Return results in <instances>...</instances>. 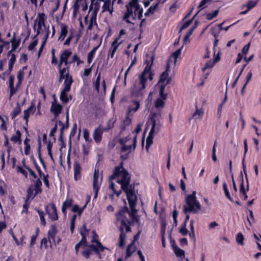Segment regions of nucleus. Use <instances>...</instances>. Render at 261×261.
Returning a JSON list of instances; mask_svg holds the SVG:
<instances>
[{
  "mask_svg": "<svg viewBox=\"0 0 261 261\" xmlns=\"http://www.w3.org/2000/svg\"><path fill=\"white\" fill-rule=\"evenodd\" d=\"M123 161L120 162L119 165L116 166L113 169V174L109 176L110 180H114L120 177L117 182L121 185L122 190H126V188L130 186L131 175L123 167Z\"/></svg>",
  "mask_w": 261,
  "mask_h": 261,
  "instance_id": "1",
  "label": "nucleus"
},
{
  "mask_svg": "<svg viewBox=\"0 0 261 261\" xmlns=\"http://www.w3.org/2000/svg\"><path fill=\"white\" fill-rule=\"evenodd\" d=\"M196 195V191H193L192 194L188 195L186 198L185 202L187 205H184L183 211L186 216L183 224L187 225V222L190 218L189 213L196 214L201 208L199 202L197 200Z\"/></svg>",
  "mask_w": 261,
  "mask_h": 261,
  "instance_id": "2",
  "label": "nucleus"
},
{
  "mask_svg": "<svg viewBox=\"0 0 261 261\" xmlns=\"http://www.w3.org/2000/svg\"><path fill=\"white\" fill-rule=\"evenodd\" d=\"M153 60L154 56H152L149 60H146L144 62L146 66L138 77V84L140 87L138 89V94L141 93L142 91L145 89L147 78L150 81H152L153 79V73L151 71Z\"/></svg>",
  "mask_w": 261,
  "mask_h": 261,
  "instance_id": "3",
  "label": "nucleus"
},
{
  "mask_svg": "<svg viewBox=\"0 0 261 261\" xmlns=\"http://www.w3.org/2000/svg\"><path fill=\"white\" fill-rule=\"evenodd\" d=\"M135 186L131 184L129 187L126 188V190H123L126 194L130 211L132 214L137 213L135 207L136 206L137 198L135 193Z\"/></svg>",
  "mask_w": 261,
  "mask_h": 261,
  "instance_id": "4",
  "label": "nucleus"
},
{
  "mask_svg": "<svg viewBox=\"0 0 261 261\" xmlns=\"http://www.w3.org/2000/svg\"><path fill=\"white\" fill-rule=\"evenodd\" d=\"M130 222L126 217L123 218L121 220V225L119 228L120 231V234L119 238V246L120 248H123L125 243L126 233L124 231V229H125L126 232H128L131 231V228L130 227Z\"/></svg>",
  "mask_w": 261,
  "mask_h": 261,
  "instance_id": "5",
  "label": "nucleus"
},
{
  "mask_svg": "<svg viewBox=\"0 0 261 261\" xmlns=\"http://www.w3.org/2000/svg\"><path fill=\"white\" fill-rule=\"evenodd\" d=\"M140 6V5L139 4V0H131L125 5L126 10L123 16V20H125L127 23H132L128 18L133 14V7H136L137 9H138Z\"/></svg>",
  "mask_w": 261,
  "mask_h": 261,
  "instance_id": "6",
  "label": "nucleus"
},
{
  "mask_svg": "<svg viewBox=\"0 0 261 261\" xmlns=\"http://www.w3.org/2000/svg\"><path fill=\"white\" fill-rule=\"evenodd\" d=\"M162 115L161 111L158 112L151 111L150 113V120L151 123V127L157 129L158 132L161 126V119Z\"/></svg>",
  "mask_w": 261,
  "mask_h": 261,
  "instance_id": "7",
  "label": "nucleus"
},
{
  "mask_svg": "<svg viewBox=\"0 0 261 261\" xmlns=\"http://www.w3.org/2000/svg\"><path fill=\"white\" fill-rule=\"evenodd\" d=\"M46 213L48 216V218L52 221H57L59 219L57 210L56 204L51 203L45 206Z\"/></svg>",
  "mask_w": 261,
  "mask_h": 261,
  "instance_id": "8",
  "label": "nucleus"
},
{
  "mask_svg": "<svg viewBox=\"0 0 261 261\" xmlns=\"http://www.w3.org/2000/svg\"><path fill=\"white\" fill-rule=\"evenodd\" d=\"M105 130L101 124H99L93 131V138L96 143H99L102 140V135Z\"/></svg>",
  "mask_w": 261,
  "mask_h": 261,
  "instance_id": "9",
  "label": "nucleus"
},
{
  "mask_svg": "<svg viewBox=\"0 0 261 261\" xmlns=\"http://www.w3.org/2000/svg\"><path fill=\"white\" fill-rule=\"evenodd\" d=\"M73 169L74 171V179L75 181L81 179L82 175V168L77 161H74L73 165Z\"/></svg>",
  "mask_w": 261,
  "mask_h": 261,
  "instance_id": "10",
  "label": "nucleus"
},
{
  "mask_svg": "<svg viewBox=\"0 0 261 261\" xmlns=\"http://www.w3.org/2000/svg\"><path fill=\"white\" fill-rule=\"evenodd\" d=\"M98 179L99 170L98 169L95 168L93 179V189L95 193L94 198H96L97 197L98 192L99 189V187L98 186Z\"/></svg>",
  "mask_w": 261,
  "mask_h": 261,
  "instance_id": "11",
  "label": "nucleus"
},
{
  "mask_svg": "<svg viewBox=\"0 0 261 261\" xmlns=\"http://www.w3.org/2000/svg\"><path fill=\"white\" fill-rule=\"evenodd\" d=\"M79 232L82 236V239L79 243H81V245L87 246V237L89 233V229L86 228L85 223L80 228Z\"/></svg>",
  "mask_w": 261,
  "mask_h": 261,
  "instance_id": "12",
  "label": "nucleus"
},
{
  "mask_svg": "<svg viewBox=\"0 0 261 261\" xmlns=\"http://www.w3.org/2000/svg\"><path fill=\"white\" fill-rule=\"evenodd\" d=\"M171 77L169 76V73L164 71L160 75L158 84H160V85L164 84L165 87H166L167 85L171 83Z\"/></svg>",
  "mask_w": 261,
  "mask_h": 261,
  "instance_id": "13",
  "label": "nucleus"
},
{
  "mask_svg": "<svg viewBox=\"0 0 261 261\" xmlns=\"http://www.w3.org/2000/svg\"><path fill=\"white\" fill-rule=\"evenodd\" d=\"M36 110L35 106L34 103H32L31 105L23 111V119L25 121V124L28 125L29 119L31 114H33Z\"/></svg>",
  "mask_w": 261,
  "mask_h": 261,
  "instance_id": "14",
  "label": "nucleus"
},
{
  "mask_svg": "<svg viewBox=\"0 0 261 261\" xmlns=\"http://www.w3.org/2000/svg\"><path fill=\"white\" fill-rule=\"evenodd\" d=\"M96 245L91 244L89 245V250H91V252L92 251L95 252L96 254L100 255V252L104 251L106 247H103L100 242H97L96 243Z\"/></svg>",
  "mask_w": 261,
  "mask_h": 261,
  "instance_id": "15",
  "label": "nucleus"
},
{
  "mask_svg": "<svg viewBox=\"0 0 261 261\" xmlns=\"http://www.w3.org/2000/svg\"><path fill=\"white\" fill-rule=\"evenodd\" d=\"M20 38H18V39H16V33H13V36L12 39L10 41V42L12 43V48L8 52V56H9L10 54L16 50V49L19 47L20 43Z\"/></svg>",
  "mask_w": 261,
  "mask_h": 261,
  "instance_id": "16",
  "label": "nucleus"
},
{
  "mask_svg": "<svg viewBox=\"0 0 261 261\" xmlns=\"http://www.w3.org/2000/svg\"><path fill=\"white\" fill-rule=\"evenodd\" d=\"M58 232V230L56 227V225L55 224H53L51 225L50 229L48 231V240L50 242L51 241L55 242V237Z\"/></svg>",
  "mask_w": 261,
  "mask_h": 261,
  "instance_id": "17",
  "label": "nucleus"
},
{
  "mask_svg": "<svg viewBox=\"0 0 261 261\" xmlns=\"http://www.w3.org/2000/svg\"><path fill=\"white\" fill-rule=\"evenodd\" d=\"M71 55L72 52L69 49H64L61 54L60 58L65 62V66L71 64L70 61H68V60Z\"/></svg>",
  "mask_w": 261,
  "mask_h": 261,
  "instance_id": "18",
  "label": "nucleus"
},
{
  "mask_svg": "<svg viewBox=\"0 0 261 261\" xmlns=\"http://www.w3.org/2000/svg\"><path fill=\"white\" fill-rule=\"evenodd\" d=\"M46 19L47 16L44 13H39L35 21L37 23V24L43 25V27L46 29L47 28L45 25Z\"/></svg>",
  "mask_w": 261,
  "mask_h": 261,
  "instance_id": "19",
  "label": "nucleus"
},
{
  "mask_svg": "<svg viewBox=\"0 0 261 261\" xmlns=\"http://www.w3.org/2000/svg\"><path fill=\"white\" fill-rule=\"evenodd\" d=\"M65 81L64 82V88L63 89L70 90H71V86L73 82V80L71 75L68 73H66L65 77L64 78Z\"/></svg>",
  "mask_w": 261,
  "mask_h": 261,
  "instance_id": "20",
  "label": "nucleus"
},
{
  "mask_svg": "<svg viewBox=\"0 0 261 261\" xmlns=\"http://www.w3.org/2000/svg\"><path fill=\"white\" fill-rule=\"evenodd\" d=\"M73 199L71 198L66 199L62 203V212L66 217L67 215V210L72 205Z\"/></svg>",
  "mask_w": 261,
  "mask_h": 261,
  "instance_id": "21",
  "label": "nucleus"
},
{
  "mask_svg": "<svg viewBox=\"0 0 261 261\" xmlns=\"http://www.w3.org/2000/svg\"><path fill=\"white\" fill-rule=\"evenodd\" d=\"M118 40L119 38H116L112 43L111 48L109 53V56L111 58H113L114 55L120 44V43H118Z\"/></svg>",
  "mask_w": 261,
  "mask_h": 261,
  "instance_id": "22",
  "label": "nucleus"
},
{
  "mask_svg": "<svg viewBox=\"0 0 261 261\" xmlns=\"http://www.w3.org/2000/svg\"><path fill=\"white\" fill-rule=\"evenodd\" d=\"M100 7V3L97 0H91L89 12L97 14Z\"/></svg>",
  "mask_w": 261,
  "mask_h": 261,
  "instance_id": "23",
  "label": "nucleus"
},
{
  "mask_svg": "<svg viewBox=\"0 0 261 261\" xmlns=\"http://www.w3.org/2000/svg\"><path fill=\"white\" fill-rule=\"evenodd\" d=\"M34 185V190L35 192V195H38L40 194L42 192V183L40 178H37L36 180H33Z\"/></svg>",
  "mask_w": 261,
  "mask_h": 261,
  "instance_id": "24",
  "label": "nucleus"
},
{
  "mask_svg": "<svg viewBox=\"0 0 261 261\" xmlns=\"http://www.w3.org/2000/svg\"><path fill=\"white\" fill-rule=\"evenodd\" d=\"M154 132H155V129H153V128H151L150 132L149 133L148 136L146 139L145 148H146L147 151H148L149 148H150V146L153 143V135H154Z\"/></svg>",
  "mask_w": 261,
  "mask_h": 261,
  "instance_id": "25",
  "label": "nucleus"
},
{
  "mask_svg": "<svg viewBox=\"0 0 261 261\" xmlns=\"http://www.w3.org/2000/svg\"><path fill=\"white\" fill-rule=\"evenodd\" d=\"M62 110V106L60 104L52 103L50 111L55 116H58L61 113Z\"/></svg>",
  "mask_w": 261,
  "mask_h": 261,
  "instance_id": "26",
  "label": "nucleus"
},
{
  "mask_svg": "<svg viewBox=\"0 0 261 261\" xmlns=\"http://www.w3.org/2000/svg\"><path fill=\"white\" fill-rule=\"evenodd\" d=\"M65 67L64 68L60 67V68H58L59 73V82H61L64 78L65 77V75H66V73H69V69L70 66L69 65L67 66H65Z\"/></svg>",
  "mask_w": 261,
  "mask_h": 261,
  "instance_id": "27",
  "label": "nucleus"
},
{
  "mask_svg": "<svg viewBox=\"0 0 261 261\" xmlns=\"http://www.w3.org/2000/svg\"><path fill=\"white\" fill-rule=\"evenodd\" d=\"M133 9H134V12H133L132 15L130 16L132 17V19L133 20H136L137 14L138 15V18L139 19H142L143 9L141 6H140L138 9H137L136 7H133Z\"/></svg>",
  "mask_w": 261,
  "mask_h": 261,
  "instance_id": "28",
  "label": "nucleus"
},
{
  "mask_svg": "<svg viewBox=\"0 0 261 261\" xmlns=\"http://www.w3.org/2000/svg\"><path fill=\"white\" fill-rule=\"evenodd\" d=\"M131 113V110H127L126 112V116L125 119L123 120V124L121 126V130L124 131L126 126H129L132 123V120L129 118V115Z\"/></svg>",
  "mask_w": 261,
  "mask_h": 261,
  "instance_id": "29",
  "label": "nucleus"
},
{
  "mask_svg": "<svg viewBox=\"0 0 261 261\" xmlns=\"http://www.w3.org/2000/svg\"><path fill=\"white\" fill-rule=\"evenodd\" d=\"M38 142V149H37V152L38 154V159H39L40 162L41 164L43 169L45 170H46V168H47L46 165L43 159L41 157V141L40 137H39Z\"/></svg>",
  "mask_w": 261,
  "mask_h": 261,
  "instance_id": "30",
  "label": "nucleus"
},
{
  "mask_svg": "<svg viewBox=\"0 0 261 261\" xmlns=\"http://www.w3.org/2000/svg\"><path fill=\"white\" fill-rule=\"evenodd\" d=\"M136 250V247L134 244V242H131L130 244L128 245L126 248V255L125 258L127 259L130 257L132 254L135 252Z\"/></svg>",
  "mask_w": 261,
  "mask_h": 261,
  "instance_id": "31",
  "label": "nucleus"
},
{
  "mask_svg": "<svg viewBox=\"0 0 261 261\" xmlns=\"http://www.w3.org/2000/svg\"><path fill=\"white\" fill-rule=\"evenodd\" d=\"M68 27L65 24H62L61 27V32L59 37L58 38L59 40L63 41L65 37L67 36L68 33Z\"/></svg>",
  "mask_w": 261,
  "mask_h": 261,
  "instance_id": "32",
  "label": "nucleus"
},
{
  "mask_svg": "<svg viewBox=\"0 0 261 261\" xmlns=\"http://www.w3.org/2000/svg\"><path fill=\"white\" fill-rule=\"evenodd\" d=\"M21 133L20 130H17L15 135H13L10 138L11 141L14 143H18L19 144L21 143L22 140L21 138Z\"/></svg>",
  "mask_w": 261,
  "mask_h": 261,
  "instance_id": "33",
  "label": "nucleus"
},
{
  "mask_svg": "<svg viewBox=\"0 0 261 261\" xmlns=\"http://www.w3.org/2000/svg\"><path fill=\"white\" fill-rule=\"evenodd\" d=\"M70 90L62 89L60 95V100L63 103H66L69 101V98L68 96L67 92H69Z\"/></svg>",
  "mask_w": 261,
  "mask_h": 261,
  "instance_id": "34",
  "label": "nucleus"
},
{
  "mask_svg": "<svg viewBox=\"0 0 261 261\" xmlns=\"http://www.w3.org/2000/svg\"><path fill=\"white\" fill-rule=\"evenodd\" d=\"M21 109L18 102L10 114L12 119H15L21 113Z\"/></svg>",
  "mask_w": 261,
  "mask_h": 261,
  "instance_id": "35",
  "label": "nucleus"
},
{
  "mask_svg": "<svg viewBox=\"0 0 261 261\" xmlns=\"http://www.w3.org/2000/svg\"><path fill=\"white\" fill-rule=\"evenodd\" d=\"M172 248L177 257H181L185 255L184 250L179 248L176 244L172 245Z\"/></svg>",
  "mask_w": 261,
  "mask_h": 261,
  "instance_id": "36",
  "label": "nucleus"
},
{
  "mask_svg": "<svg viewBox=\"0 0 261 261\" xmlns=\"http://www.w3.org/2000/svg\"><path fill=\"white\" fill-rule=\"evenodd\" d=\"M35 210L38 213L40 219V222L41 224L43 225V226L46 225V221L45 219V213L41 209H38L37 208H35Z\"/></svg>",
  "mask_w": 261,
  "mask_h": 261,
  "instance_id": "37",
  "label": "nucleus"
},
{
  "mask_svg": "<svg viewBox=\"0 0 261 261\" xmlns=\"http://www.w3.org/2000/svg\"><path fill=\"white\" fill-rule=\"evenodd\" d=\"M86 208V205H84L82 207H80L77 204L74 205L71 209V211L73 213H77L79 215H81L83 212L84 210Z\"/></svg>",
  "mask_w": 261,
  "mask_h": 261,
  "instance_id": "38",
  "label": "nucleus"
},
{
  "mask_svg": "<svg viewBox=\"0 0 261 261\" xmlns=\"http://www.w3.org/2000/svg\"><path fill=\"white\" fill-rule=\"evenodd\" d=\"M165 87L164 84L163 85H160L159 87V98H161L163 100H166L167 96V94L164 92Z\"/></svg>",
  "mask_w": 261,
  "mask_h": 261,
  "instance_id": "39",
  "label": "nucleus"
},
{
  "mask_svg": "<svg viewBox=\"0 0 261 261\" xmlns=\"http://www.w3.org/2000/svg\"><path fill=\"white\" fill-rule=\"evenodd\" d=\"M159 5V3H157L156 4H155L153 6H151L148 10L146 11V12L145 13L144 15L145 16H148L150 14H153L156 10V9L158 8Z\"/></svg>",
  "mask_w": 261,
  "mask_h": 261,
  "instance_id": "40",
  "label": "nucleus"
},
{
  "mask_svg": "<svg viewBox=\"0 0 261 261\" xmlns=\"http://www.w3.org/2000/svg\"><path fill=\"white\" fill-rule=\"evenodd\" d=\"M34 189L32 188V186H31L27 189V195L26 199L29 200V199H33L37 195H35V193L34 194Z\"/></svg>",
  "mask_w": 261,
  "mask_h": 261,
  "instance_id": "41",
  "label": "nucleus"
},
{
  "mask_svg": "<svg viewBox=\"0 0 261 261\" xmlns=\"http://www.w3.org/2000/svg\"><path fill=\"white\" fill-rule=\"evenodd\" d=\"M223 189L224 191L225 195L226 197L231 202H234L233 199L230 196L229 190L227 188V185L226 182L223 184Z\"/></svg>",
  "mask_w": 261,
  "mask_h": 261,
  "instance_id": "42",
  "label": "nucleus"
},
{
  "mask_svg": "<svg viewBox=\"0 0 261 261\" xmlns=\"http://www.w3.org/2000/svg\"><path fill=\"white\" fill-rule=\"evenodd\" d=\"M22 164H23V166L24 167V168L28 170L30 175L34 177V178H35L36 179L37 178H39L37 176V175H36V174L35 173V172L32 169H31L29 166H27L25 164V160H24V159L22 161Z\"/></svg>",
  "mask_w": 261,
  "mask_h": 261,
  "instance_id": "43",
  "label": "nucleus"
},
{
  "mask_svg": "<svg viewBox=\"0 0 261 261\" xmlns=\"http://www.w3.org/2000/svg\"><path fill=\"white\" fill-rule=\"evenodd\" d=\"M115 121L113 119H109L107 123V126L103 127L105 132H108L110 129L114 127Z\"/></svg>",
  "mask_w": 261,
  "mask_h": 261,
  "instance_id": "44",
  "label": "nucleus"
},
{
  "mask_svg": "<svg viewBox=\"0 0 261 261\" xmlns=\"http://www.w3.org/2000/svg\"><path fill=\"white\" fill-rule=\"evenodd\" d=\"M6 184L2 179H0V195L4 196L7 194V191L5 190L6 187Z\"/></svg>",
  "mask_w": 261,
  "mask_h": 261,
  "instance_id": "45",
  "label": "nucleus"
},
{
  "mask_svg": "<svg viewBox=\"0 0 261 261\" xmlns=\"http://www.w3.org/2000/svg\"><path fill=\"white\" fill-rule=\"evenodd\" d=\"M127 213H129L128 208L127 206H124L122 207V208L121 210H120L118 212V213L117 214L116 216L118 218H119V217H120V216L122 217V219L123 218L126 217L125 216H123L124 214Z\"/></svg>",
  "mask_w": 261,
  "mask_h": 261,
  "instance_id": "46",
  "label": "nucleus"
},
{
  "mask_svg": "<svg viewBox=\"0 0 261 261\" xmlns=\"http://www.w3.org/2000/svg\"><path fill=\"white\" fill-rule=\"evenodd\" d=\"M69 114H68V112L66 115V123L64 124L61 120L59 121L58 123L62 127H64V129H67V128H68V127L69 126Z\"/></svg>",
  "mask_w": 261,
  "mask_h": 261,
  "instance_id": "47",
  "label": "nucleus"
},
{
  "mask_svg": "<svg viewBox=\"0 0 261 261\" xmlns=\"http://www.w3.org/2000/svg\"><path fill=\"white\" fill-rule=\"evenodd\" d=\"M215 64V62L212 61L210 60L208 61L205 64V66L202 68V70L203 72L205 71V70L207 69L212 68L214 67Z\"/></svg>",
  "mask_w": 261,
  "mask_h": 261,
  "instance_id": "48",
  "label": "nucleus"
},
{
  "mask_svg": "<svg viewBox=\"0 0 261 261\" xmlns=\"http://www.w3.org/2000/svg\"><path fill=\"white\" fill-rule=\"evenodd\" d=\"M244 238L243 234L241 232H239L236 236V241L237 243L242 246L244 245Z\"/></svg>",
  "mask_w": 261,
  "mask_h": 261,
  "instance_id": "49",
  "label": "nucleus"
},
{
  "mask_svg": "<svg viewBox=\"0 0 261 261\" xmlns=\"http://www.w3.org/2000/svg\"><path fill=\"white\" fill-rule=\"evenodd\" d=\"M257 3V1H249L246 5H243L242 6V8L246 7L248 10H251L256 5Z\"/></svg>",
  "mask_w": 261,
  "mask_h": 261,
  "instance_id": "50",
  "label": "nucleus"
},
{
  "mask_svg": "<svg viewBox=\"0 0 261 261\" xmlns=\"http://www.w3.org/2000/svg\"><path fill=\"white\" fill-rule=\"evenodd\" d=\"M70 62L71 64L72 63L76 62V65L77 66L83 63V61L80 59V57L76 54H74L72 60L70 61Z\"/></svg>",
  "mask_w": 261,
  "mask_h": 261,
  "instance_id": "51",
  "label": "nucleus"
},
{
  "mask_svg": "<svg viewBox=\"0 0 261 261\" xmlns=\"http://www.w3.org/2000/svg\"><path fill=\"white\" fill-rule=\"evenodd\" d=\"M219 13V10H216L214 11L213 13H208L206 15V18L207 20H212L214 17H217Z\"/></svg>",
  "mask_w": 261,
  "mask_h": 261,
  "instance_id": "52",
  "label": "nucleus"
},
{
  "mask_svg": "<svg viewBox=\"0 0 261 261\" xmlns=\"http://www.w3.org/2000/svg\"><path fill=\"white\" fill-rule=\"evenodd\" d=\"M27 69V66L23 67L22 69H20L17 73V78L18 80H23L24 76V71Z\"/></svg>",
  "mask_w": 261,
  "mask_h": 261,
  "instance_id": "53",
  "label": "nucleus"
},
{
  "mask_svg": "<svg viewBox=\"0 0 261 261\" xmlns=\"http://www.w3.org/2000/svg\"><path fill=\"white\" fill-rule=\"evenodd\" d=\"M165 100L161 98H157L155 102V107L156 108H163L165 105Z\"/></svg>",
  "mask_w": 261,
  "mask_h": 261,
  "instance_id": "54",
  "label": "nucleus"
},
{
  "mask_svg": "<svg viewBox=\"0 0 261 261\" xmlns=\"http://www.w3.org/2000/svg\"><path fill=\"white\" fill-rule=\"evenodd\" d=\"M100 74L97 76L95 84L94 87L95 89L96 90L97 92L98 93L99 92V88H100Z\"/></svg>",
  "mask_w": 261,
  "mask_h": 261,
  "instance_id": "55",
  "label": "nucleus"
},
{
  "mask_svg": "<svg viewBox=\"0 0 261 261\" xmlns=\"http://www.w3.org/2000/svg\"><path fill=\"white\" fill-rule=\"evenodd\" d=\"M4 137L5 139L4 142V145L8 147L7 152H8V155H9L12 146L10 145L8 136L7 135H5Z\"/></svg>",
  "mask_w": 261,
  "mask_h": 261,
  "instance_id": "56",
  "label": "nucleus"
},
{
  "mask_svg": "<svg viewBox=\"0 0 261 261\" xmlns=\"http://www.w3.org/2000/svg\"><path fill=\"white\" fill-rule=\"evenodd\" d=\"M187 225L186 224H182L179 229V232L183 236H187L188 233V230L186 228Z\"/></svg>",
  "mask_w": 261,
  "mask_h": 261,
  "instance_id": "57",
  "label": "nucleus"
},
{
  "mask_svg": "<svg viewBox=\"0 0 261 261\" xmlns=\"http://www.w3.org/2000/svg\"><path fill=\"white\" fill-rule=\"evenodd\" d=\"M39 231V228H37L36 229V234L34 235H33L32 236L31 239L30 245V246H32L35 243Z\"/></svg>",
  "mask_w": 261,
  "mask_h": 261,
  "instance_id": "58",
  "label": "nucleus"
},
{
  "mask_svg": "<svg viewBox=\"0 0 261 261\" xmlns=\"http://www.w3.org/2000/svg\"><path fill=\"white\" fill-rule=\"evenodd\" d=\"M110 188L113 191L114 193L116 194L117 196H119L122 193L121 190L116 191L115 190V184L114 182H112L110 184Z\"/></svg>",
  "mask_w": 261,
  "mask_h": 261,
  "instance_id": "59",
  "label": "nucleus"
},
{
  "mask_svg": "<svg viewBox=\"0 0 261 261\" xmlns=\"http://www.w3.org/2000/svg\"><path fill=\"white\" fill-rule=\"evenodd\" d=\"M10 89V97H11L15 94L18 91V88L17 87H14V85L9 86Z\"/></svg>",
  "mask_w": 261,
  "mask_h": 261,
  "instance_id": "60",
  "label": "nucleus"
},
{
  "mask_svg": "<svg viewBox=\"0 0 261 261\" xmlns=\"http://www.w3.org/2000/svg\"><path fill=\"white\" fill-rule=\"evenodd\" d=\"M133 102H134L135 104V105H136L135 107L133 108H132L129 107L128 109V110H131V113L132 112H137L138 111V110L140 108V102H139V101H137V100H135V101H133Z\"/></svg>",
  "mask_w": 261,
  "mask_h": 261,
  "instance_id": "61",
  "label": "nucleus"
},
{
  "mask_svg": "<svg viewBox=\"0 0 261 261\" xmlns=\"http://www.w3.org/2000/svg\"><path fill=\"white\" fill-rule=\"evenodd\" d=\"M38 43V39H35L34 41H33L28 46V49L29 50H33Z\"/></svg>",
  "mask_w": 261,
  "mask_h": 261,
  "instance_id": "62",
  "label": "nucleus"
},
{
  "mask_svg": "<svg viewBox=\"0 0 261 261\" xmlns=\"http://www.w3.org/2000/svg\"><path fill=\"white\" fill-rule=\"evenodd\" d=\"M110 8V0H106L102 6L103 11H107Z\"/></svg>",
  "mask_w": 261,
  "mask_h": 261,
  "instance_id": "63",
  "label": "nucleus"
},
{
  "mask_svg": "<svg viewBox=\"0 0 261 261\" xmlns=\"http://www.w3.org/2000/svg\"><path fill=\"white\" fill-rule=\"evenodd\" d=\"M97 14L91 13L90 20H89V23L94 24L95 22H96V18H97Z\"/></svg>",
  "mask_w": 261,
  "mask_h": 261,
  "instance_id": "64",
  "label": "nucleus"
}]
</instances>
